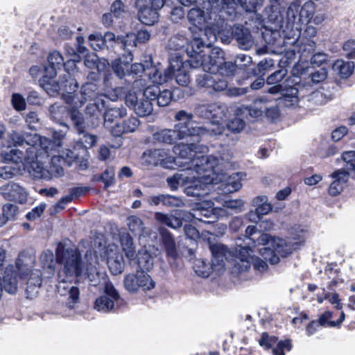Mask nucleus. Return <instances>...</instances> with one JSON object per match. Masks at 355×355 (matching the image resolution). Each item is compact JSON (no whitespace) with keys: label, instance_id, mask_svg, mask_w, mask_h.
<instances>
[{"label":"nucleus","instance_id":"f257e3e1","mask_svg":"<svg viewBox=\"0 0 355 355\" xmlns=\"http://www.w3.org/2000/svg\"><path fill=\"white\" fill-rule=\"evenodd\" d=\"M308 236L307 230L300 225L292 227L291 236L286 239L271 237L268 234H260L257 244L263 245L259 251L266 261L252 255V250L250 247H242L241 244L237 243L238 248L234 252V266L239 272H245L252 264L256 270L264 271L268 267L266 261L272 264L277 263L279 261V256L285 257L291 254Z\"/></svg>","mask_w":355,"mask_h":355},{"label":"nucleus","instance_id":"f03ea898","mask_svg":"<svg viewBox=\"0 0 355 355\" xmlns=\"http://www.w3.org/2000/svg\"><path fill=\"white\" fill-rule=\"evenodd\" d=\"M286 0H268L264 8L268 24L263 37L268 44H275L281 40V31L284 37L291 39L299 35V30L295 26L300 3L295 1L291 3L286 11Z\"/></svg>","mask_w":355,"mask_h":355},{"label":"nucleus","instance_id":"7ed1b4c3","mask_svg":"<svg viewBox=\"0 0 355 355\" xmlns=\"http://www.w3.org/2000/svg\"><path fill=\"white\" fill-rule=\"evenodd\" d=\"M55 254L57 261L63 265L58 273L56 290L66 297L67 306L72 309L79 302L80 291L73 282L83 273L80 254L77 249H65L61 243L58 245Z\"/></svg>","mask_w":355,"mask_h":355},{"label":"nucleus","instance_id":"20e7f679","mask_svg":"<svg viewBox=\"0 0 355 355\" xmlns=\"http://www.w3.org/2000/svg\"><path fill=\"white\" fill-rule=\"evenodd\" d=\"M189 56L188 62L192 68L201 67L205 72L220 73L226 76L232 75L235 65L231 62H225V53L218 47L210 49L202 38L194 37L191 41L190 48L187 49Z\"/></svg>","mask_w":355,"mask_h":355},{"label":"nucleus","instance_id":"39448f33","mask_svg":"<svg viewBox=\"0 0 355 355\" xmlns=\"http://www.w3.org/2000/svg\"><path fill=\"white\" fill-rule=\"evenodd\" d=\"M29 173L36 179L50 180L53 177H60L64 174L63 166H71L76 159L77 155L71 150L62 151L60 155H47L42 148L37 147L35 153L27 155L28 159H33Z\"/></svg>","mask_w":355,"mask_h":355},{"label":"nucleus","instance_id":"423d86ee","mask_svg":"<svg viewBox=\"0 0 355 355\" xmlns=\"http://www.w3.org/2000/svg\"><path fill=\"white\" fill-rule=\"evenodd\" d=\"M194 144H180L173 147V152L178 155L175 158L168 156L167 153L163 149L149 150L144 153L142 159L148 165H161L166 168H175V166L191 168V163L192 156H194Z\"/></svg>","mask_w":355,"mask_h":355},{"label":"nucleus","instance_id":"0eeeda50","mask_svg":"<svg viewBox=\"0 0 355 355\" xmlns=\"http://www.w3.org/2000/svg\"><path fill=\"white\" fill-rule=\"evenodd\" d=\"M187 18L189 23L200 31L204 29V33L209 41L208 44H210L215 41L217 35L223 42H229V37L224 35L225 30L221 29L224 20L214 13L210 8L195 6L188 11Z\"/></svg>","mask_w":355,"mask_h":355},{"label":"nucleus","instance_id":"6e6552de","mask_svg":"<svg viewBox=\"0 0 355 355\" xmlns=\"http://www.w3.org/2000/svg\"><path fill=\"white\" fill-rule=\"evenodd\" d=\"M193 147L196 155L192 156L191 163L195 166L198 173L205 171V173H211V175L217 177L218 180H222L218 176L223 175L225 170H228L233 166L232 153L227 149L220 151L216 155H203V153L207 150L205 146H197Z\"/></svg>","mask_w":355,"mask_h":355},{"label":"nucleus","instance_id":"1a4fd4ad","mask_svg":"<svg viewBox=\"0 0 355 355\" xmlns=\"http://www.w3.org/2000/svg\"><path fill=\"white\" fill-rule=\"evenodd\" d=\"M64 81L61 85L57 84L53 88L55 91H63L62 98L67 104H74L75 107H82L87 101L105 99L106 96L100 92L98 87L93 83H86L80 89V97L75 92L78 87V83L70 73L65 74Z\"/></svg>","mask_w":355,"mask_h":355},{"label":"nucleus","instance_id":"9d476101","mask_svg":"<svg viewBox=\"0 0 355 355\" xmlns=\"http://www.w3.org/2000/svg\"><path fill=\"white\" fill-rule=\"evenodd\" d=\"M193 114L185 110H180L174 116L178 123L174 125L173 128H163L155 131L152 139L156 144L173 145L178 141L186 140L192 141V132L190 123Z\"/></svg>","mask_w":355,"mask_h":355},{"label":"nucleus","instance_id":"9b49d317","mask_svg":"<svg viewBox=\"0 0 355 355\" xmlns=\"http://www.w3.org/2000/svg\"><path fill=\"white\" fill-rule=\"evenodd\" d=\"M98 240V238L94 243L95 258L100 256L103 259H106L110 272L114 275L121 274L124 270V261L119 254L118 246L113 243L105 245V242Z\"/></svg>","mask_w":355,"mask_h":355},{"label":"nucleus","instance_id":"f8f14e48","mask_svg":"<svg viewBox=\"0 0 355 355\" xmlns=\"http://www.w3.org/2000/svg\"><path fill=\"white\" fill-rule=\"evenodd\" d=\"M189 176V183L184 187V193L188 196L202 198L208 194V185L217 182V177L211 175V173H198L195 166Z\"/></svg>","mask_w":355,"mask_h":355},{"label":"nucleus","instance_id":"ddd939ff","mask_svg":"<svg viewBox=\"0 0 355 355\" xmlns=\"http://www.w3.org/2000/svg\"><path fill=\"white\" fill-rule=\"evenodd\" d=\"M9 138L14 142V146H22L25 144L28 146L26 149V154L27 155L35 153L37 147H40L48 152L49 146L52 145L48 138L40 137L37 134L20 133L16 130H12L9 135Z\"/></svg>","mask_w":355,"mask_h":355},{"label":"nucleus","instance_id":"4468645a","mask_svg":"<svg viewBox=\"0 0 355 355\" xmlns=\"http://www.w3.org/2000/svg\"><path fill=\"white\" fill-rule=\"evenodd\" d=\"M164 3L165 0H135L138 19L145 25H154L159 20V11Z\"/></svg>","mask_w":355,"mask_h":355},{"label":"nucleus","instance_id":"2eb2a0df","mask_svg":"<svg viewBox=\"0 0 355 355\" xmlns=\"http://www.w3.org/2000/svg\"><path fill=\"white\" fill-rule=\"evenodd\" d=\"M155 285L151 277L143 270H137L135 272L127 274L123 278L124 288L130 293L150 291L154 288Z\"/></svg>","mask_w":355,"mask_h":355},{"label":"nucleus","instance_id":"dca6fc26","mask_svg":"<svg viewBox=\"0 0 355 355\" xmlns=\"http://www.w3.org/2000/svg\"><path fill=\"white\" fill-rule=\"evenodd\" d=\"M273 85V86L268 89V93L272 94H281L282 96L279 99L285 106H293L298 103L300 84L291 86L288 84L287 80L284 85Z\"/></svg>","mask_w":355,"mask_h":355},{"label":"nucleus","instance_id":"f3484780","mask_svg":"<svg viewBox=\"0 0 355 355\" xmlns=\"http://www.w3.org/2000/svg\"><path fill=\"white\" fill-rule=\"evenodd\" d=\"M105 293L98 297L94 302V309L98 311L107 313L112 311L121 300L120 295L112 283L105 285Z\"/></svg>","mask_w":355,"mask_h":355},{"label":"nucleus","instance_id":"a211bd4d","mask_svg":"<svg viewBox=\"0 0 355 355\" xmlns=\"http://www.w3.org/2000/svg\"><path fill=\"white\" fill-rule=\"evenodd\" d=\"M16 268L21 274V279L26 275H29L27 280V286L26 288V297L33 299L37 295L40 287L42 284L41 272L40 270H35L25 274V270L28 268L24 265L21 258H18L16 261Z\"/></svg>","mask_w":355,"mask_h":355},{"label":"nucleus","instance_id":"6ab92c4d","mask_svg":"<svg viewBox=\"0 0 355 355\" xmlns=\"http://www.w3.org/2000/svg\"><path fill=\"white\" fill-rule=\"evenodd\" d=\"M211 207V206H210ZM224 209L219 207L205 208L199 205L193 212L187 211L185 220L195 219L204 223H212L218 219L219 216L223 215Z\"/></svg>","mask_w":355,"mask_h":355},{"label":"nucleus","instance_id":"aec40b11","mask_svg":"<svg viewBox=\"0 0 355 355\" xmlns=\"http://www.w3.org/2000/svg\"><path fill=\"white\" fill-rule=\"evenodd\" d=\"M125 102L126 105L132 108L139 116H148L153 111V103L144 97L138 99L137 95L135 92L130 91L125 95Z\"/></svg>","mask_w":355,"mask_h":355},{"label":"nucleus","instance_id":"412c9836","mask_svg":"<svg viewBox=\"0 0 355 355\" xmlns=\"http://www.w3.org/2000/svg\"><path fill=\"white\" fill-rule=\"evenodd\" d=\"M219 122L220 121H216V120H211L205 126H191L193 144H196L195 143H199L201 141L202 137L205 135H222L225 129Z\"/></svg>","mask_w":355,"mask_h":355},{"label":"nucleus","instance_id":"4be33fe9","mask_svg":"<svg viewBox=\"0 0 355 355\" xmlns=\"http://www.w3.org/2000/svg\"><path fill=\"white\" fill-rule=\"evenodd\" d=\"M0 194L8 200L24 204L27 201L28 192L17 183L10 182L0 187Z\"/></svg>","mask_w":355,"mask_h":355},{"label":"nucleus","instance_id":"5701e85b","mask_svg":"<svg viewBox=\"0 0 355 355\" xmlns=\"http://www.w3.org/2000/svg\"><path fill=\"white\" fill-rule=\"evenodd\" d=\"M187 211L177 210L174 214H164L161 212H156L155 214V219L168 227L177 229L182 226V220H185L187 218Z\"/></svg>","mask_w":355,"mask_h":355},{"label":"nucleus","instance_id":"b1692460","mask_svg":"<svg viewBox=\"0 0 355 355\" xmlns=\"http://www.w3.org/2000/svg\"><path fill=\"white\" fill-rule=\"evenodd\" d=\"M212 254L211 266L214 270L220 272L225 269V259H227V248L220 243L209 246Z\"/></svg>","mask_w":355,"mask_h":355},{"label":"nucleus","instance_id":"393cba45","mask_svg":"<svg viewBox=\"0 0 355 355\" xmlns=\"http://www.w3.org/2000/svg\"><path fill=\"white\" fill-rule=\"evenodd\" d=\"M231 35L236 39L241 49L248 50L253 46V40L249 30L243 26H234L231 28Z\"/></svg>","mask_w":355,"mask_h":355},{"label":"nucleus","instance_id":"a878e982","mask_svg":"<svg viewBox=\"0 0 355 355\" xmlns=\"http://www.w3.org/2000/svg\"><path fill=\"white\" fill-rule=\"evenodd\" d=\"M58 68L51 66L49 64L48 67L45 68L44 70V75L43 76L42 79V84L44 89L49 94H53L55 92H61L62 94H63V91H55L53 89L55 87V85L57 84H59L60 85H62L63 81H64L65 74L68 73L67 71H65L64 73L62 76L59 81H55L53 80V78L57 74V69Z\"/></svg>","mask_w":355,"mask_h":355},{"label":"nucleus","instance_id":"bb28decb","mask_svg":"<svg viewBox=\"0 0 355 355\" xmlns=\"http://www.w3.org/2000/svg\"><path fill=\"white\" fill-rule=\"evenodd\" d=\"M178 62H176L175 64L174 62H170V66L167 69L163 70L157 67H153L148 73V78L153 83L157 85H162L167 83L172 78V71H175V67H178Z\"/></svg>","mask_w":355,"mask_h":355},{"label":"nucleus","instance_id":"cd10ccee","mask_svg":"<svg viewBox=\"0 0 355 355\" xmlns=\"http://www.w3.org/2000/svg\"><path fill=\"white\" fill-rule=\"evenodd\" d=\"M132 60L133 55L132 53L129 52L112 62V69L119 78L121 79L126 76H130V64Z\"/></svg>","mask_w":355,"mask_h":355},{"label":"nucleus","instance_id":"c85d7f7f","mask_svg":"<svg viewBox=\"0 0 355 355\" xmlns=\"http://www.w3.org/2000/svg\"><path fill=\"white\" fill-rule=\"evenodd\" d=\"M218 177L219 178H222V180H218L217 182H224V189L225 191L228 193H232L239 190L241 188V181L245 177V174L239 172L233 173L225 178V174L223 173V175H218Z\"/></svg>","mask_w":355,"mask_h":355},{"label":"nucleus","instance_id":"c756f323","mask_svg":"<svg viewBox=\"0 0 355 355\" xmlns=\"http://www.w3.org/2000/svg\"><path fill=\"white\" fill-rule=\"evenodd\" d=\"M189 166H191V168H186L185 167H182V170L180 173H177L166 179L167 184L171 190L178 189L179 186L185 187L189 183L190 173L189 172L193 171V165L190 163Z\"/></svg>","mask_w":355,"mask_h":355},{"label":"nucleus","instance_id":"7c9ffc66","mask_svg":"<svg viewBox=\"0 0 355 355\" xmlns=\"http://www.w3.org/2000/svg\"><path fill=\"white\" fill-rule=\"evenodd\" d=\"M0 155L5 162H11L15 164L21 163L23 159H27V154L25 155L16 146L3 147Z\"/></svg>","mask_w":355,"mask_h":355},{"label":"nucleus","instance_id":"2f4dec72","mask_svg":"<svg viewBox=\"0 0 355 355\" xmlns=\"http://www.w3.org/2000/svg\"><path fill=\"white\" fill-rule=\"evenodd\" d=\"M171 62H174L175 64L176 62L179 64L178 67H175V70L172 71V77H175L176 83L178 85L182 86L187 85L190 82V75L186 69L182 60L176 57L175 60H171Z\"/></svg>","mask_w":355,"mask_h":355},{"label":"nucleus","instance_id":"473e14b6","mask_svg":"<svg viewBox=\"0 0 355 355\" xmlns=\"http://www.w3.org/2000/svg\"><path fill=\"white\" fill-rule=\"evenodd\" d=\"M49 111L53 120L64 128L69 129L67 124L64 122V119L67 118L69 111L66 106L56 103L49 107Z\"/></svg>","mask_w":355,"mask_h":355},{"label":"nucleus","instance_id":"72a5a7b5","mask_svg":"<svg viewBox=\"0 0 355 355\" xmlns=\"http://www.w3.org/2000/svg\"><path fill=\"white\" fill-rule=\"evenodd\" d=\"M136 263L139 270L149 271L153 267L154 258L146 249L142 248L136 255Z\"/></svg>","mask_w":355,"mask_h":355},{"label":"nucleus","instance_id":"f704fd0d","mask_svg":"<svg viewBox=\"0 0 355 355\" xmlns=\"http://www.w3.org/2000/svg\"><path fill=\"white\" fill-rule=\"evenodd\" d=\"M332 69L341 78H346L352 74L354 69V64L351 61L338 60L334 63Z\"/></svg>","mask_w":355,"mask_h":355},{"label":"nucleus","instance_id":"c9c22d12","mask_svg":"<svg viewBox=\"0 0 355 355\" xmlns=\"http://www.w3.org/2000/svg\"><path fill=\"white\" fill-rule=\"evenodd\" d=\"M65 131L60 130V131H54L53 134V141L48 139L52 145H51L48 149V152H46L44 149L42 148V150L44 151L47 155L51 156L53 155H55V153H58V155L62 154V151L64 150H60V148L61 146V141L64 139L65 134L68 129L65 128ZM67 149H65L66 150Z\"/></svg>","mask_w":355,"mask_h":355},{"label":"nucleus","instance_id":"e433bc0d","mask_svg":"<svg viewBox=\"0 0 355 355\" xmlns=\"http://www.w3.org/2000/svg\"><path fill=\"white\" fill-rule=\"evenodd\" d=\"M121 245L125 257L131 261L135 259V245L132 237L128 234L121 236Z\"/></svg>","mask_w":355,"mask_h":355},{"label":"nucleus","instance_id":"4c0bfd02","mask_svg":"<svg viewBox=\"0 0 355 355\" xmlns=\"http://www.w3.org/2000/svg\"><path fill=\"white\" fill-rule=\"evenodd\" d=\"M128 225L130 230L139 236L150 234V230L144 227L142 220L137 216H130L128 218Z\"/></svg>","mask_w":355,"mask_h":355},{"label":"nucleus","instance_id":"58836bf2","mask_svg":"<svg viewBox=\"0 0 355 355\" xmlns=\"http://www.w3.org/2000/svg\"><path fill=\"white\" fill-rule=\"evenodd\" d=\"M72 107L69 111L71 120L73 122V126L78 132H83L85 129V123L83 114L78 110L80 107H75L74 104H71Z\"/></svg>","mask_w":355,"mask_h":355},{"label":"nucleus","instance_id":"ea45409f","mask_svg":"<svg viewBox=\"0 0 355 355\" xmlns=\"http://www.w3.org/2000/svg\"><path fill=\"white\" fill-rule=\"evenodd\" d=\"M267 201L268 198L265 196H257L252 200V205L256 207L257 213L261 216L268 214L272 209V205Z\"/></svg>","mask_w":355,"mask_h":355},{"label":"nucleus","instance_id":"a19ab883","mask_svg":"<svg viewBox=\"0 0 355 355\" xmlns=\"http://www.w3.org/2000/svg\"><path fill=\"white\" fill-rule=\"evenodd\" d=\"M18 213V207L12 204H6L3 206L2 214H0V227L3 226L10 220H14Z\"/></svg>","mask_w":355,"mask_h":355},{"label":"nucleus","instance_id":"79ce46f5","mask_svg":"<svg viewBox=\"0 0 355 355\" xmlns=\"http://www.w3.org/2000/svg\"><path fill=\"white\" fill-rule=\"evenodd\" d=\"M137 44L136 34L133 33H127L125 36H120L119 46L126 52L125 54L129 52L132 53L131 49L135 48Z\"/></svg>","mask_w":355,"mask_h":355},{"label":"nucleus","instance_id":"37998d69","mask_svg":"<svg viewBox=\"0 0 355 355\" xmlns=\"http://www.w3.org/2000/svg\"><path fill=\"white\" fill-rule=\"evenodd\" d=\"M264 98L255 101L249 107H245L244 111H247L249 115L253 119H258L263 113Z\"/></svg>","mask_w":355,"mask_h":355},{"label":"nucleus","instance_id":"c03bdc74","mask_svg":"<svg viewBox=\"0 0 355 355\" xmlns=\"http://www.w3.org/2000/svg\"><path fill=\"white\" fill-rule=\"evenodd\" d=\"M227 108L225 105L213 103L210 104V119L220 121L225 116Z\"/></svg>","mask_w":355,"mask_h":355},{"label":"nucleus","instance_id":"a18cd8bd","mask_svg":"<svg viewBox=\"0 0 355 355\" xmlns=\"http://www.w3.org/2000/svg\"><path fill=\"white\" fill-rule=\"evenodd\" d=\"M126 115V109L123 107H110L104 114L105 123L113 122L115 119L122 118Z\"/></svg>","mask_w":355,"mask_h":355},{"label":"nucleus","instance_id":"49530a36","mask_svg":"<svg viewBox=\"0 0 355 355\" xmlns=\"http://www.w3.org/2000/svg\"><path fill=\"white\" fill-rule=\"evenodd\" d=\"M315 11V3L312 1H308L303 4L301 8L300 7L299 8L297 15H299L300 18H305L309 21H311Z\"/></svg>","mask_w":355,"mask_h":355},{"label":"nucleus","instance_id":"de8ad7c7","mask_svg":"<svg viewBox=\"0 0 355 355\" xmlns=\"http://www.w3.org/2000/svg\"><path fill=\"white\" fill-rule=\"evenodd\" d=\"M241 7L248 12H254L261 8L264 0H238Z\"/></svg>","mask_w":355,"mask_h":355},{"label":"nucleus","instance_id":"09e8293b","mask_svg":"<svg viewBox=\"0 0 355 355\" xmlns=\"http://www.w3.org/2000/svg\"><path fill=\"white\" fill-rule=\"evenodd\" d=\"M209 87L216 92L225 90L227 87V81L218 73H213L211 80H209Z\"/></svg>","mask_w":355,"mask_h":355},{"label":"nucleus","instance_id":"8fccbe9b","mask_svg":"<svg viewBox=\"0 0 355 355\" xmlns=\"http://www.w3.org/2000/svg\"><path fill=\"white\" fill-rule=\"evenodd\" d=\"M92 102L86 106L85 113L89 116H96L105 107V100L98 99Z\"/></svg>","mask_w":355,"mask_h":355},{"label":"nucleus","instance_id":"3c124183","mask_svg":"<svg viewBox=\"0 0 355 355\" xmlns=\"http://www.w3.org/2000/svg\"><path fill=\"white\" fill-rule=\"evenodd\" d=\"M176 91H178V89H175L173 92L169 89H164L162 91L159 89V94L157 99V105L160 107L168 105L173 98V92Z\"/></svg>","mask_w":355,"mask_h":355},{"label":"nucleus","instance_id":"603ef678","mask_svg":"<svg viewBox=\"0 0 355 355\" xmlns=\"http://www.w3.org/2000/svg\"><path fill=\"white\" fill-rule=\"evenodd\" d=\"M245 127V121L239 117H234L227 123V129L234 134L241 132Z\"/></svg>","mask_w":355,"mask_h":355},{"label":"nucleus","instance_id":"864d4df0","mask_svg":"<svg viewBox=\"0 0 355 355\" xmlns=\"http://www.w3.org/2000/svg\"><path fill=\"white\" fill-rule=\"evenodd\" d=\"M187 44V39L183 35H174L168 40L167 46L168 49L178 51Z\"/></svg>","mask_w":355,"mask_h":355},{"label":"nucleus","instance_id":"5fc2aeb1","mask_svg":"<svg viewBox=\"0 0 355 355\" xmlns=\"http://www.w3.org/2000/svg\"><path fill=\"white\" fill-rule=\"evenodd\" d=\"M24 120L30 130H37L40 125V119L37 112L30 111L24 115Z\"/></svg>","mask_w":355,"mask_h":355},{"label":"nucleus","instance_id":"6e6d98bb","mask_svg":"<svg viewBox=\"0 0 355 355\" xmlns=\"http://www.w3.org/2000/svg\"><path fill=\"white\" fill-rule=\"evenodd\" d=\"M90 267L87 268L86 275L87 278L89 279L91 285L97 286L100 283L101 276L103 275V274L101 273L96 266H92V263H89Z\"/></svg>","mask_w":355,"mask_h":355},{"label":"nucleus","instance_id":"4d7b16f0","mask_svg":"<svg viewBox=\"0 0 355 355\" xmlns=\"http://www.w3.org/2000/svg\"><path fill=\"white\" fill-rule=\"evenodd\" d=\"M20 168L16 166L6 165L0 167V177L4 180L11 179L19 173Z\"/></svg>","mask_w":355,"mask_h":355},{"label":"nucleus","instance_id":"13d9d810","mask_svg":"<svg viewBox=\"0 0 355 355\" xmlns=\"http://www.w3.org/2000/svg\"><path fill=\"white\" fill-rule=\"evenodd\" d=\"M269 101L264 98L263 112L268 119L275 120L279 118L280 112L278 107L276 105H268Z\"/></svg>","mask_w":355,"mask_h":355},{"label":"nucleus","instance_id":"bf43d9fd","mask_svg":"<svg viewBox=\"0 0 355 355\" xmlns=\"http://www.w3.org/2000/svg\"><path fill=\"white\" fill-rule=\"evenodd\" d=\"M288 71L284 67L275 71L270 75L266 80L268 85L279 84L286 76Z\"/></svg>","mask_w":355,"mask_h":355},{"label":"nucleus","instance_id":"052dcab7","mask_svg":"<svg viewBox=\"0 0 355 355\" xmlns=\"http://www.w3.org/2000/svg\"><path fill=\"white\" fill-rule=\"evenodd\" d=\"M80 135L79 138L80 142L86 148H91L94 146L97 141V137L94 135H91L85 132H78Z\"/></svg>","mask_w":355,"mask_h":355},{"label":"nucleus","instance_id":"680f3d73","mask_svg":"<svg viewBox=\"0 0 355 355\" xmlns=\"http://www.w3.org/2000/svg\"><path fill=\"white\" fill-rule=\"evenodd\" d=\"M89 42L90 46L94 51H98L105 48L103 36L99 34H92L89 36Z\"/></svg>","mask_w":355,"mask_h":355},{"label":"nucleus","instance_id":"e2e57ef3","mask_svg":"<svg viewBox=\"0 0 355 355\" xmlns=\"http://www.w3.org/2000/svg\"><path fill=\"white\" fill-rule=\"evenodd\" d=\"M159 89V87L157 85H149L144 89L143 97L153 103V101H157Z\"/></svg>","mask_w":355,"mask_h":355},{"label":"nucleus","instance_id":"0e129e2a","mask_svg":"<svg viewBox=\"0 0 355 355\" xmlns=\"http://www.w3.org/2000/svg\"><path fill=\"white\" fill-rule=\"evenodd\" d=\"M342 159L346 164L347 170L352 171L355 173V151H346L342 154Z\"/></svg>","mask_w":355,"mask_h":355},{"label":"nucleus","instance_id":"69168bd1","mask_svg":"<svg viewBox=\"0 0 355 355\" xmlns=\"http://www.w3.org/2000/svg\"><path fill=\"white\" fill-rule=\"evenodd\" d=\"M277 339L275 336H270L268 333H263L260 340H259V345L266 349L273 348L276 345Z\"/></svg>","mask_w":355,"mask_h":355},{"label":"nucleus","instance_id":"338daca9","mask_svg":"<svg viewBox=\"0 0 355 355\" xmlns=\"http://www.w3.org/2000/svg\"><path fill=\"white\" fill-rule=\"evenodd\" d=\"M291 348L290 340H280L277 342L276 345L272 348V353L274 355H285L284 350L289 351Z\"/></svg>","mask_w":355,"mask_h":355},{"label":"nucleus","instance_id":"774afa93","mask_svg":"<svg viewBox=\"0 0 355 355\" xmlns=\"http://www.w3.org/2000/svg\"><path fill=\"white\" fill-rule=\"evenodd\" d=\"M307 101L315 105H320L324 104L327 102L326 97L324 94L319 91H315L312 92L307 96Z\"/></svg>","mask_w":355,"mask_h":355}]
</instances>
